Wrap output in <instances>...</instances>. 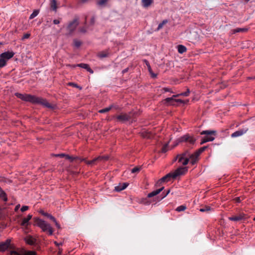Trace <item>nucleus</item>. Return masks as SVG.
I'll return each instance as SVG.
<instances>
[{"label":"nucleus","instance_id":"obj_1","mask_svg":"<svg viewBox=\"0 0 255 255\" xmlns=\"http://www.w3.org/2000/svg\"><path fill=\"white\" fill-rule=\"evenodd\" d=\"M15 95L23 101L28 102L34 104L41 105L50 109L53 108V106L49 104L46 100L41 97H36L30 94H21L19 93H15Z\"/></svg>","mask_w":255,"mask_h":255},{"label":"nucleus","instance_id":"obj_2","mask_svg":"<svg viewBox=\"0 0 255 255\" xmlns=\"http://www.w3.org/2000/svg\"><path fill=\"white\" fill-rule=\"evenodd\" d=\"M15 95L23 101L28 102L34 104L41 105L50 109L53 108V106L49 104L46 100L41 97H36L30 94H21L19 93H15Z\"/></svg>","mask_w":255,"mask_h":255},{"label":"nucleus","instance_id":"obj_3","mask_svg":"<svg viewBox=\"0 0 255 255\" xmlns=\"http://www.w3.org/2000/svg\"><path fill=\"white\" fill-rule=\"evenodd\" d=\"M199 155L195 152L191 154L189 151L185 152L177 155L174 161L178 160V162L183 165H186L190 161L192 165L195 164L198 160Z\"/></svg>","mask_w":255,"mask_h":255},{"label":"nucleus","instance_id":"obj_4","mask_svg":"<svg viewBox=\"0 0 255 255\" xmlns=\"http://www.w3.org/2000/svg\"><path fill=\"white\" fill-rule=\"evenodd\" d=\"M188 171L187 167H179L174 172H170L160 178L156 183V185H159L162 182H168L172 179H175L178 176L185 174Z\"/></svg>","mask_w":255,"mask_h":255},{"label":"nucleus","instance_id":"obj_5","mask_svg":"<svg viewBox=\"0 0 255 255\" xmlns=\"http://www.w3.org/2000/svg\"><path fill=\"white\" fill-rule=\"evenodd\" d=\"M34 225L39 227L43 232H48L49 235L53 234V229L49 224L38 218H34Z\"/></svg>","mask_w":255,"mask_h":255},{"label":"nucleus","instance_id":"obj_6","mask_svg":"<svg viewBox=\"0 0 255 255\" xmlns=\"http://www.w3.org/2000/svg\"><path fill=\"white\" fill-rule=\"evenodd\" d=\"M201 134L205 135L202 139L200 144H203L208 141H212L215 139L216 135L215 130H203L201 132Z\"/></svg>","mask_w":255,"mask_h":255},{"label":"nucleus","instance_id":"obj_7","mask_svg":"<svg viewBox=\"0 0 255 255\" xmlns=\"http://www.w3.org/2000/svg\"><path fill=\"white\" fill-rule=\"evenodd\" d=\"M10 254V255H36V252L34 251H27L22 249L19 252L11 251Z\"/></svg>","mask_w":255,"mask_h":255},{"label":"nucleus","instance_id":"obj_8","mask_svg":"<svg viewBox=\"0 0 255 255\" xmlns=\"http://www.w3.org/2000/svg\"><path fill=\"white\" fill-rule=\"evenodd\" d=\"M79 24L78 18H75L73 21L69 22L67 29L70 33H72Z\"/></svg>","mask_w":255,"mask_h":255},{"label":"nucleus","instance_id":"obj_9","mask_svg":"<svg viewBox=\"0 0 255 255\" xmlns=\"http://www.w3.org/2000/svg\"><path fill=\"white\" fill-rule=\"evenodd\" d=\"M131 119V113L128 114H122L117 117V119L118 121L121 122H125L130 120Z\"/></svg>","mask_w":255,"mask_h":255},{"label":"nucleus","instance_id":"obj_10","mask_svg":"<svg viewBox=\"0 0 255 255\" xmlns=\"http://www.w3.org/2000/svg\"><path fill=\"white\" fill-rule=\"evenodd\" d=\"M195 139L193 137L190 136L187 134L184 135V136H181L178 139L179 142L186 141L189 142L191 144H193L195 143Z\"/></svg>","mask_w":255,"mask_h":255},{"label":"nucleus","instance_id":"obj_11","mask_svg":"<svg viewBox=\"0 0 255 255\" xmlns=\"http://www.w3.org/2000/svg\"><path fill=\"white\" fill-rule=\"evenodd\" d=\"M248 130V128H247L240 129L233 132L231 134V136L232 137H236L241 136L243 134H244V133H245Z\"/></svg>","mask_w":255,"mask_h":255},{"label":"nucleus","instance_id":"obj_12","mask_svg":"<svg viewBox=\"0 0 255 255\" xmlns=\"http://www.w3.org/2000/svg\"><path fill=\"white\" fill-rule=\"evenodd\" d=\"M10 240L7 239L5 242L0 243V251H5L10 246Z\"/></svg>","mask_w":255,"mask_h":255},{"label":"nucleus","instance_id":"obj_13","mask_svg":"<svg viewBox=\"0 0 255 255\" xmlns=\"http://www.w3.org/2000/svg\"><path fill=\"white\" fill-rule=\"evenodd\" d=\"M128 185V184L127 182L120 183L118 185L115 186V190L117 192H120L125 189Z\"/></svg>","mask_w":255,"mask_h":255},{"label":"nucleus","instance_id":"obj_14","mask_svg":"<svg viewBox=\"0 0 255 255\" xmlns=\"http://www.w3.org/2000/svg\"><path fill=\"white\" fill-rule=\"evenodd\" d=\"M14 53L12 51H7L3 52L0 54L1 56V57H2L4 59H5L6 61L10 59L11 58H12Z\"/></svg>","mask_w":255,"mask_h":255},{"label":"nucleus","instance_id":"obj_15","mask_svg":"<svg viewBox=\"0 0 255 255\" xmlns=\"http://www.w3.org/2000/svg\"><path fill=\"white\" fill-rule=\"evenodd\" d=\"M32 217V216L31 215H28L26 218H24L22 219L20 225L23 227H27L29 224V221L31 219Z\"/></svg>","mask_w":255,"mask_h":255},{"label":"nucleus","instance_id":"obj_16","mask_svg":"<svg viewBox=\"0 0 255 255\" xmlns=\"http://www.w3.org/2000/svg\"><path fill=\"white\" fill-rule=\"evenodd\" d=\"M24 241L26 244L29 245H33L36 242V240L30 236H26L24 238Z\"/></svg>","mask_w":255,"mask_h":255},{"label":"nucleus","instance_id":"obj_17","mask_svg":"<svg viewBox=\"0 0 255 255\" xmlns=\"http://www.w3.org/2000/svg\"><path fill=\"white\" fill-rule=\"evenodd\" d=\"M163 189H164V187H162L161 188H160L158 189H157L156 190H154V191L149 193L147 195V197L151 198L154 196L157 195V194L160 193L163 190Z\"/></svg>","mask_w":255,"mask_h":255},{"label":"nucleus","instance_id":"obj_18","mask_svg":"<svg viewBox=\"0 0 255 255\" xmlns=\"http://www.w3.org/2000/svg\"><path fill=\"white\" fill-rule=\"evenodd\" d=\"M105 158L106 160L108 159V157H104V156H99L97 158H95L93 160H89V161H86V163L88 165H93L95 163L96 161L99 160H101V159Z\"/></svg>","mask_w":255,"mask_h":255},{"label":"nucleus","instance_id":"obj_19","mask_svg":"<svg viewBox=\"0 0 255 255\" xmlns=\"http://www.w3.org/2000/svg\"><path fill=\"white\" fill-rule=\"evenodd\" d=\"M244 218V216L243 215H240L238 216L230 217L229 218V219L231 221L237 222V221L242 220Z\"/></svg>","mask_w":255,"mask_h":255},{"label":"nucleus","instance_id":"obj_20","mask_svg":"<svg viewBox=\"0 0 255 255\" xmlns=\"http://www.w3.org/2000/svg\"><path fill=\"white\" fill-rule=\"evenodd\" d=\"M153 0H141L142 5L144 7H147L153 2Z\"/></svg>","mask_w":255,"mask_h":255},{"label":"nucleus","instance_id":"obj_21","mask_svg":"<svg viewBox=\"0 0 255 255\" xmlns=\"http://www.w3.org/2000/svg\"><path fill=\"white\" fill-rule=\"evenodd\" d=\"M50 7L52 10L55 12L57 11V2L56 0H51L50 1Z\"/></svg>","mask_w":255,"mask_h":255},{"label":"nucleus","instance_id":"obj_22","mask_svg":"<svg viewBox=\"0 0 255 255\" xmlns=\"http://www.w3.org/2000/svg\"><path fill=\"white\" fill-rule=\"evenodd\" d=\"M114 107H115L114 105H110L108 107H107V108H105L104 109L100 110L99 111V113L103 114V113H105L108 112L110 111Z\"/></svg>","mask_w":255,"mask_h":255},{"label":"nucleus","instance_id":"obj_23","mask_svg":"<svg viewBox=\"0 0 255 255\" xmlns=\"http://www.w3.org/2000/svg\"><path fill=\"white\" fill-rule=\"evenodd\" d=\"M40 213L43 216L47 217L50 220H51L52 221H55V218L52 216L51 214H49L47 213L44 212L43 211H40Z\"/></svg>","mask_w":255,"mask_h":255},{"label":"nucleus","instance_id":"obj_24","mask_svg":"<svg viewBox=\"0 0 255 255\" xmlns=\"http://www.w3.org/2000/svg\"><path fill=\"white\" fill-rule=\"evenodd\" d=\"M177 49H178V52L181 54L183 53L184 52H186L187 50L186 47L183 45H178Z\"/></svg>","mask_w":255,"mask_h":255},{"label":"nucleus","instance_id":"obj_25","mask_svg":"<svg viewBox=\"0 0 255 255\" xmlns=\"http://www.w3.org/2000/svg\"><path fill=\"white\" fill-rule=\"evenodd\" d=\"M174 98L175 97H174L173 96L170 98H167L165 99V101L166 103H168L172 105H174V103L175 102Z\"/></svg>","mask_w":255,"mask_h":255},{"label":"nucleus","instance_id":"obj_26","mask_svg":"<svg viewBox=\"0 0 255 255\" xmlns=\"http://www.w3.org/2000/svg\"><path fill=\"white\" fill-rule=\"evenodd\" d=\"M248 29L244 28H237L232 30L233 33H236L238 32H243L247 31Z\"/></svg>","mask_w":255,"mask_h":255},{"label":"nucleus","instance_id":"obj_27","mask_svg":"<svg viewBox=\"0 0 255 255\" xmlns=\"http://www.w3.org/2000/svg\"><path fill=\"white\" fill-rule=\"evenodd\" d=\"M189 93H190V90H189V89H188L186 92H183V93H181L180 94H177V95H173V97H179L180 96H184V97H187V96H189Z\"/></svg>","mask_w":255,"mask_h":255},{"label":"nucleus","instance_id":"obj_28","mask_svg":"<svg viewBox=\"0 0 255 255\" xmlns=\"http://www.w3.org/2000/svg\"><path fill=\"white\" fill-rule=\"evenodd\" d=\"M0 198H1L4 201H6L7 200L5 193L1 190L0 188Z\"/></svg>","mask_w":255,"mask_h":255},{"label":"nucleus","instance_id":"obj_29","mask_svg":"<svg viewBox=\"0 0 255 255\" xmlns=\"http://www.w3.org/2000/svg\"><path fill=\"white\" fill-rule=\"evenodd\" d=\"M39 10L38 9L34 10L33 12L30 14L29 16V19H32L36 17L39 13Z\"/></svg>","mask_w":255,"mask_h":255},{"label":"nucleus","instance_id":"obj_30","mask_svg":"<svg viewBox=\"0 0 255 255\" xmlns=\"http://www.w3.org/2000/svg\"><path fill=\"white\" fill-rule=\"evenodd\" d=\"M6 60L0 55V68L4 67L6 65Z\"/></svg>","mask_w":255,"mask_h":255},{"label":"nucleus","instance_id":"obj_31","mask_svg":"<svg viewBox=\"0 0 255 255\" xmlns=\"http://www.w3.org/2000/svg\"><path fill=\"white\" fill-rule=\"evenodd\" d=\"M108 1V0H99L98 1H97V4L99 6H104L106 5Z\"/></svg>","mask_w":255,"mask_h":255},{"label":"nucleus","instance_id":"obj_32","mask_svg":"<svg viewBox=\"0 0 255 255\" xmlns=\"http://www.w3.org/2000/svg\"><path fill=\"white\" fill-rule=\"evenodd\" d=\"M108 56V53L105 52H101L98 54V57L100 58L107 57Z\"/></svg>","mask_w":255,"mask_h":255},{"label":"nucleus","instance_id":"obj_33","mask_svg":"<svg viewBox=\"0 0 255 255\" xmlns=\"http://www.w3.org/2000/svg\"><path fill=\"white\" fill-rule=\"evenodd\" d=\"M143 62L145 64V65L147 66V69H148V70L149 72L150 73H151L152 69H151V66H150V65L149 64V62L147 60H146V59L143 60Z\"/></svg>","mask_w":255,"mask_h":255},{"label":"nucleus","instance_id":"obj_34","mask_svg":"<svg viewBox=\"0 0 255 255\" xmlns=\"http://www.w3.org/2000/svg\"><path fill=\"white\" fill-rule=\"evenodd\" d=\"M77 66L78 67H80L81 68H82L83 69H87L89 67V65L87 64H85V63H81V64H77Z\"/></svg>","mask_w":255,"mask_h":255},{"label":"nucleus","instance_id":"obj_35","mask_svg":"<svg viewBox=\"0 0 255 255\" xmlns=\"http://www.w3.org/2000/svg\"><path fill=\"white\" fill-rule=\"evenodd\" d=\"M207 148V146H206L202 147L200 148H199L197 151H196V152L199 155H200V154L202 152H203Z\"/></svg>","mask_w":255,"mask_h":255},{"label":"nucleus","instance_id":"obj_36","mask_svg":"<svg viewBox=\"0 0 255 255\" xmlns=\"http://www.w3.org/2000/svg\"><path fill=\"white\" fill-rule=\"evenodd\" d=\"M186 207L185 206L181 205V206H178L176 208V211H177L178 212H181V211H184L186 209Z\"/></svg>","mask_w":255,"mask_h":255},{"label":"nucleus","instance_id":"obj_37","mask_svg":"<svg viewBox=\"0 0 255 255\" xmlns=\"http://www.w3.org/2000/svg\"><path fill=\"white\" fill-rule=\"evenodd\" d=\"M65 157L67 159L70 160L71 161H73L74 159L78 158L77 157H73L72 156H70L68 154H66Z\"/></svg>","mask_w":255,"mask_h":255},{"label":"nucleus","instance_id":"obj_38","mask_svg":"<svg viewBox=\"0 0 255 255\" xmlns=\"http://www.w3.org/2000/svg\"><path fill=\"white\" fill-rule=\"evenodd\" d=\"M210 207H209V206H206L204 208H201L200 209V211L202 212H206V211H210Z\"/></svg>","mask_w":255,"mask_h":255},{"label":"nucleus","instance_id":"obj_39","mask_svg":"<svg viewBox=\"0 0 255 255\" xmlns=\"http://www.w3.org/2000/svg\"><path fill=\"white\" fill-rule=\"evenodd\" d=\"M74 43L75 46L76 47H79L81 45V42L79 40H75L74 41Z\"/></svg>","mask_w":255,"mask_h":255},{"label":"nucleus","instance_id":"obj_40","mask_svg":"<svg viewBox=\"0 0 255 255\" xmlns=\"http://www.w3.org/2000/svg\"><path fill=\"white\" fill-rule=\"evenodd\" d=\"M69 85H70V86H73L74 87H76V88H79L80 89H82V87L79 86H78L76 83H69Z\"/></svg>","mask_w":255,"mask_h":255},{"label":"nucleus","instance_id":"obj_41","mask_svg":"<svg viewBox=\"0 0 255 255\" xmlns=\"http://www.w3.org/2000/svg\"><path fill=\"white\" fill-rule=\"evenodd\" d=\"M139 170H140V168L135 167L131 169V172L132 173H134L138 172Z\"/></svg>","mask_w":255,"mask_h":255},{"label":"nucleus","instance_id":"obj_42","mask_svg":"<svg viewBox=\"0 0 255 255\" xmlns=\"http://www.w3.org/2000/svg\"><path fill=\"white\" fill-rule=\"evenodd\" d=\"M162 90L164 92H171L173 93V92L171 91V89L168 88H164L162 89Z\"/></svg>","mask_w":255,"mask_h":255},{"label":"nucleus","instance_id":"obj_43","mask_svg":"<svg viewBox=\"0 0 255 255\" xmlns=\"http://www.w3.org/2000/svg\"><path fill=\"white\" fill-rule=\"evenodd\" d=\"M28 209V206H23L21 208V211L23 212L24 211H26V210H27Z\"/></svg>","mask_w":255,"mask_h":255},{"label":"nucleus","instance_id":"obj_44","mask_svg":"<svg viewBox=\"0 0 255 255\" xmlns=\"http://www.w3.org/2000/svg\"><path fill=\"white\" fill-rule=\"evenodd\" d=\"M30 36V34L29 33H25L23 35L22 38V40H24L25 39H27Z\"/></svg>","mask_w":255,"mask_h":255},{"label":"nucleus","instance_id":"obj_45","mask_svg":"<svg viewBox=\"0 0 255 255\" xmlns=\"http://www.w3.org/2000/svg\"><path fill=\"white\" fill-rule=\"evenodd\" d=\"M79 31L80 32L85 33L87 32V30L85 27H83L80 28Z\"/></svg>","mask_w":255,"mask_h":255},{"label":"nucleus","instance_id":"obj_46","mask_svg":"<svg viewBox=\"0 0 255 255\" xmlns=\"http://www.w3.org/2000/svg\"><path fill=\"white\" fill-rule=\"evenodd\" d=\"M170 192V190H168L166 192H165V193H164V192H163L162 193V195H163L162 198H165Z\"/></svg>","mask_w":255,"mask_h":255},{"label":"nucleus","instance_id":"obj_47","mask_svg":"<svg viewBox=\"0 0 255 255\" xmlns=\"http://www.w3.org/2000/svg\"><path fill=\"white\" fill-rule=\"evenodd\" d=\"M53 222L55 223L56 227L58 229H60V228H61L60 225L57 222L56 219H55V221H53Z\"/></svg>","mask_w":255,"mask_h":255},{"label":"nucleus","instance_id":"obj_48","mask_svg":"<svg viewBox=\"0 0 255 255\" xmlns=\"http://www.w3.org/2000/svg\"><path fill=\"white\" fill-rule=\"evenodd\" d=\"M175 102L183 103V104L185 103V101L181 99H175Z\"/></svg>","mask_w":255,"mask_h":255},{"label":"nucleus","instance_id":"obj_49","mask_svg":"<svg viewBox=\"0 0 255 255\" xmlns=\"http://www.w3.org/2000/svg\"><path fill=\"white\" fill-rule=\"evenodd\" d=\"M163 23H162L161 22L158 25L157 30L158 31V30H160V29H161L163 27Z\"/></svg>","mask_w":255,"mask_h":255},{"label":"nucleus","instance_id":"obj_50","mask_svg":"<svg viewBox=\"0 0 255 255\" xmlns=\"http://www.w3.org/2000/svg\"><path fill=\"white\" fill-rule=\"evenodd\" d=\"M65 155H66V154L64 153L57 154L55 155L56 156L60 157H65Z\"/></svg>","mask_w":255,"mask_h":255},{"label":"nucleus","instance_id":"obj_51","mask_svg":"<svg viewBox=\"0 0 255 255\" xmlns=\"http://www.w3.org/2000/svg\"><path fill=\"white\" fill-rule=\"evenodd\" d=\"M235 201L237 202V203H240L241 202V198L238 197H236L235 199Z\"/></svg>","mask_w":255,"mask_h":255},{"label":"nucleus","instance_id":"obj_52","mask_svg":"<svg viewBox=\"0 0 255 255\" xmlns=\"http://www.w3.org/2000/svg\"><path fill=\"white\" fill-rule=\"evenodd\" d=\"M53 23L55 24H59L60 23V21L59 20H58V19H54L53 20Z\"/></svg>","mask_w":255,"mask_h":255},{"label":"nucleus","instance_id":"obj_53","mask_svg":"<svg viewBox=\"0 0 255 255\" xmlns=\"http://www.w3.org/2000/svg\"><path fill=\"white\" fill-rule=\"evenodd\" d=\"M87 70L91 74H93L94 73V71L93 70L90 68L89 67L88 68V69H87Z\"/></svg>","mask_w":255,"mask_h":255},{"label":"nucleus","instance_id":"obj_54","mask_svg":"<svg viewBox=\"0 0 255 255\" xmlns=\"http://www.w3.org/2000/svg\"><path fill=\"white\" fill-rule=\"evenodd\" d=\"M150 74H151V76L152 78L156 77L157 75L153 73L152 71H151V73H150Z\"/></svg>","mask_w":255,"mask_h":255},{"label":"nucleus","instance_id":"obj_55","mask_svg":"<svg viewBox=\"0 0 255 255\" xmlns=\"http://www.w3.org/2000/svg\"><path fill=\"white\" fill-rule=\"evenodd\" d=\"M94 22H95V18H94V17H92L91 19V24L92 25H93L94 24Z\"/></svg>","mask_w":255,"mask_h":255},{"label":"nucleus","instance_id":"obj_56","mask_svg":"<svg viewBox=\"0 0 255 255\" xmlns=\"http://www.w3.org/2000/svg\"><path fill=\"white\" fill-rule=\"evenodd\" d=\"M128 70V68H125V69H124L123 71H122V73L124 74V73H125L126 72H127Z\"/></svg>","mask_w":255,"mask_h":255},{"label":"nucleus","instance_id":"obj_57","mask_svg":"<svg viewBox=\"0 0 255 255\" xmlns=\"http://www.w3.org/2000/svg\"><path fill=\"white\" fill-rule=\"evenodd\" d=\"M167 22H168V20L167 19H165V20H163L161 23H163V24L164 25L165 24L167 23Z\"/></svg>","mask_w":255,"mask_h":255},{"label":"nucleus","instance_id":"obj_58","mask_svg":"<svg viewBox=\"0 0 255 255\" xmlns=\"http://www.w3.org/2000/svg\"><path fill=\"white\" fill-rule=\"evenodd\" d=\"M20 207V205H17L16 206L15 208V210L16 211L18 209V208H19Z\"/></svg>","mask_w":255,"mask_h":255},{"label":"nucleus","instance_id":"obj_59","mask_svg":"<svg viewBox=\"0 0 255 255\" xmlns=\"http://www.w3.org/2000/svg\"><path fill=\"white\" fill-rule=\"evenodd\" d=\"M55 244L57 246H59L60 245H62V243H58L57 242H55Z\"/></svg>","mask_w":255,"mask_h":255},{"label":"nucleus","instance_id":"obj_60","mask_svg":"<svg viewBox=\"0 0 255 255\" xmlns=\"http://www.w3.org/2000/svg\"><path fill=\"white\" fill-rule=\"evenodd\" d=\"M80 159L81 161H84L86 163L87 160L85 158H80Z\"/></svg>","mask_w":255,"mask_h":255},{"label":"nucleus","instance_id":"obj_61","mask_svg":"<svg viewBox=\"0 0 255 255\" xmlns=\"http://www.w3.org/2000/svg\"><path fill=\"white\" fill-rule=\"evenodd\" d=\"M88 0H81V2L82 3H85L87 1H88Z\"/></svg>","mask_w":255,"mask_h":255},{"label":"nucleus","instance_id":"obj_62","mask_svg":"<svg viewBox=\"0 0 255 255\" xmlns=\"http://www.w3.org/2000/svg\"><path fill=\"white\" fill-rule=\"evenodd\" d=\"M62 253V250L59 249V253L58 254H61Z\"/></svg>","mask_w":255,"mask_h":255},{"label":"nucleus","instance_id":"obj_63","mask_svg":"<svg viewBox=\"0 0 255 255\" xmlns=\"http://www.w3.org/2000/svg\"><path fill=\"white\" fill-rule=\"evenodd\" d=\"M254 220L255 221V217L254 218Z\"/></svg>","mask_w":255,"mask_h":255}]
</instances>
